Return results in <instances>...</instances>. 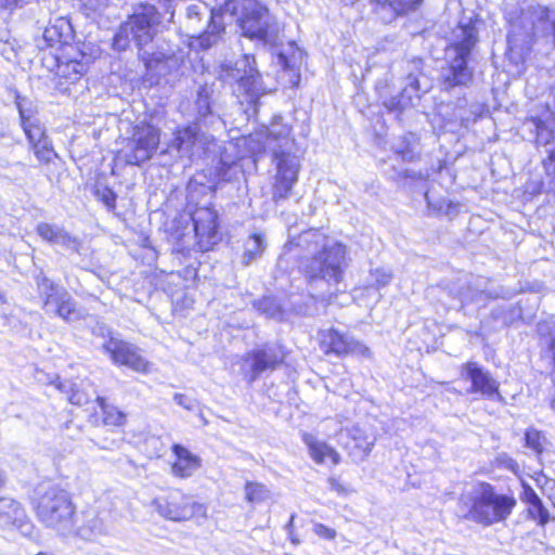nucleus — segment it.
Wrapping results in <instances>:
<instances>
[{
  "instance_id": "f257e3e1",
  "label": "nucleus",
  "mask_w": 555,
  "mask_h": 555,
  "mask_svg": "<svg viewBox=\"0 0 555 555\" xmlns=\"http://www.w3.org/2000/svg\"><path fill=\"white\" fill-rule=\"evenodd\" d=\"M236 23L245 37L263 44L275 46L280 26L268 9L257 0H227L210 12L209 30L198 36L196 41L206 50L217 44L225 24Z\"/></svg>"
},
{
  "instance_id": "f03ea898",
  "label": "nucleus",
  "mask_w": 555,
  "mask_h": 555,
  "mask_svg": "<svg viewBox=\"0 0 555 555\" xmlns=\"http://www.w3.org/2000/svg\"><path fill=\"white\" fill-rule=\"evenodd\" d=\"M509 25L507 46L516 59H524L538 41L555 33V10L531 1L519 10L506 11Z\"/></svg>"
},
{
  "instance_id": "7ed1b4c3",
  "label": "nucleus",
  "mask_w": 555,
  "mask_h": 555,
  "mask_svg": "<svg viewBox=\"0 0 555 555\" xmlns=\"http://www.w3.org/2000/svg\"><path fill=\"white\" fill-rule=\"evenodd\" d=\"M450 46L446 49V65L441 67L439 83L446 91L466 87L474 78V70L467 64L478 41V31L473 23L460 24L452 31Z\"/></svg>"
},
{
  "instance_id": "20e7f679",
  "label": "nucleus",
  "mask_w": 555,
  "mask_h": 555,
  "mask_svg": "<svg viewBox=\"0 0 555 555\" xmlns=\"http://www.w3.org/2000/svg\"><path fill=\"white\" fill-rule=\"evenodd\" d=\"M37 519L48 529L61 535L74 531L76 505L68 491L59 486H49L38 491L34 501Z\"/></svg>"
},
{
  "instance_id": "39448f33",
  "label": "nucleus",
  "mask_w": 555,
  "mask_h": 555,
  "mask_svg": "<svg viewBox=\"0 0 555 555\" xmlns=\"http://www.w3.org/2000/svg\"><path fill=\"white\" fill-rule=\"evenodd\" d=\"M346 255V246L333 241L304 263V272L311 287L318 283L327 284V294L319 295L322 300H330L336 294L348 266Z\"/></svg>"
},
{
  "instance_id": "423d86ee",
  "label": "nucleus",
  "mask_w": 555,
  "mask_h": 555,
  "mask_svg": "<svg viewBox=\"0 0 555 555\" xmlns=\"http://www.w3.org/2000/svg\"><path fill=\"white\" fill-rule=\"evenodd\" d=\"M159 23L160 14L154 5H140L115 34L113 40L114 49L124 51L133 41L139 50V57H141V52L151 51L156 48L150 44L153 43L156 27Z\"/></svg>"
},
{
  "instance_id": "0eeeda50",
  "label": "nucleus",
  "mask_w": 555,
  "mask_h": 555,
  "mask_svg": "<svg viewBox=\"0 0 555 555\" xmlns=\"http://www.w3.org/2000/svg\"><path fill=\"white\" fill-rule=\"evenodd\" d=\"M467 518L482 526L505 521L516 506L513 495L498 493L493 486L479 482L470 492Z\"/></svg>"
},
{
  "instance_id": "6e6552de",
  "label": "nucleus",
  "mask_w": 555,
  "mask_h": 555,
  "mask_svg": "<svg viewBox=\"0 0 555 555\" xmlns=\"http://www.w3.org/2000/svg\"><path fill=\"white\" fill-rule=\"evenodd\" d=\"M169 149L177 151L181 158L191 162L204 157H216L220 152L219 142L212 134L204 131L198 122L178 129Z\"/></svg>"
},
{
  "instance_id": "1a4fd4ad",
  "label": "nucleus",
  "mask_w": 555,
  "mask_h": 555,
  "mask_svg": "<svg viewBox=\"0 0 555 555\" xmlns=\"http://www.w3.org/2000/svg\"><path fill=\"white\" fill-rule=\"evenodd\" d=\"M140 59L146 69V80L151 83H159L162 79L167 83H175L183 75L186 62L182 51L176 52L163 46L141 52Z\"/></svg>"
},
{
  "instance_id": "9d476101",
  "label": "nucleus",
  "mask_w": 555,
  "mask_h": 555,
  "mask_svg": "<svg viewBox=\"0 0 555 555\" xmlns=\"http://www.w3.org/2000/svg\"><path fill=\"white\" fill-rule=\"evenodd\" d=\"M254 65L251 55H245L235 63L225 62L220 66L219 79L231 85L237 98L245 95L247 101H253L262 92L260 75Z\"/></svg>"
},
{
  "instance_id": "9b49d317",
  "label": "nucleus",
  "mask_w": 555,
  "mask_h": 555,
  "mask_svg": "<svg viewBox=\"0 0 555 555\" xmlns=\"http://www.w3.org/2000/svg\"><path fill=\"white\" fill-rule=\"evenodd\" d=\"M151 506L162 518L169 521L195 520L201 522L207 518L206 506L180 490H173L166 495L155 498L151 502Z\"/></svg>"
},
{
  "instance_id": "f8f14e48",
  "label": "nucleus",
  "mask_w": 555,
  "mask_h": 555,
  "mask_svg": "<svg viewBox=\"0 0 555 555\" xmlns=\"http://www.w3.org/2000/svg\"><path fill=\"white\" fill-rule=\"evenodd\" d=\"M46 313L57 315L66 322H75L85 318V311L78 307L70 294L50 279L42 275L37 281Z\"/></svg>"
},
{
  "instance_id": "ddd939ff",
  "label": "nucleus",
  "mask_w": 555,
  "mask_h": 555,
  "mask_svg": "<svg viewBox=\"0 0 555 555\" xmlns=\"http://www.w3.org/2000/svg\"><path fill=\"white\" fill-rule=\"evenodd\" d=\"M160 140L158 128L142 124L133 129L131 139L127 142L124 150V157L128 165L139 166L152 158L156 152Z\"/></svg>"
},
{
  "instance_id": "4468645a",
  "label": "nucleus",
  "mask_w": 555,
  "mask_h": 555,
  "mask_svg": "<svg viewBox=\"0 0 555 555\" xmlns=\"http://www.w3.org/2000/svg\"><path fill=\"white\" fill-rule=\"evenodd\" d=\"M276 175L272 186V199L275 203L286 199L298 180L299 159L289 153L273 149Z\"/></svg>"
},
{
  "instance_id": "2eb2a0df",
  "label": "nucleus",
  "mask_w": 555,
  "mask_h": 555,
  "mask_svg": "<svg viewBox=\"0 0 555 555\" xmlns=\"http://www.w3.org/2000/svg\"><path fill=\"white\" fill-rule=\"evenodd\" d=\"M282 361V352L276 347L266 345L247 352L243 357L241 370L244 378L251 384L263 372L275 370Z\"/></svg>"
},
{
  "instance_id": "dca6fc26",
  "label": "nucleus",
  "mask_w": 555,
  "mask_h": 555,
  "mask_svg": "<svg viewBox=\"0 0 555 555\" xmlns=\"http://www.w3.org/2000/svg\"><path fill=\"white\" fill-rule=\"evenodd\" d=\"M104 351L118 365H125L135 372H146L149 363L140 354L139 349L130 343L109 337L103 344Z\"/></svg>"
},
{
  "instance_id": "f3484780",
  "label": "nucleus",
  "mask_w": 555,
  "mask_h": 555,
  "mask_svg": "<svg viewBox=\"0 0 555 555\" xmlns=\"http://www.w3.org/2000/svg\"><path fill=\"white\" fill-rule=\"evenodd\" d=\"M461 376L464 379L470 380V393H480L487 399L501 398L495 379L476 362L465 363L462 366Z\"/></svg>"
},
{
  "instance_id": "a211bd4d",
  "label": "nucleus",
  "mask_w": 555,
  "mask_h": 555,
  "mask_svg": "<svg viewBox=\"0 0 555 555\" xmlns=\"http://www.w3.org/2000/svg\"><path fill=\"white\" fill-rule=\"evenodd\" d=\"M322 346L325 352H333L337 356L354 354L367 359L372 357L371 350L365 345L336 330H328L323 334Z\"/></svg>"
},
{
  "instance_id": "6ab92c4d",
  "label": "nucleus",
  "mask_w": 555,
  "mask_h": 555,
  "mask_svg": "<svg viewBox=\"0 0 555 555\" xmlns=\"http://www.w3.org/2000/svg\"><path fill=\"white\" fill-rule=\"evenodd\" d=\"M339 440L356 462L365 460L375 443V438L369 436L358 426L341 430L339 433Z\"/></svg>"
},
{
  "instance_id": "aec40b11",
  "label": "nucleus",
  "mask_w": 555,
  "mask_h": 555,
  "mask_svg": "<svg viewBox=\"0 0 555 555\" xmlns=\"http://www.w3.org/2000/svg\"><path fill=\"white\" fill-rule=\"evenodd\" d=\"M194 231L203 246L214 244L218 234V214L210 207H198L192 215Z\"/></svg>"
},
{
  "instance_id": "412c9836",
  "label": "nucleus",
  "mask_w": 555,
  "mask_h": 555,
  "mask_svg": "<svg viewBox=\"0 0 555 555\" xmlns=\"http://www.w3.org/2000/svg\"><path fill=\"white\" fill-rule=\"evenodd\" d=\"M37 234L50 244L61 245L62 247L80 254L81 242L72 236L64 228L56 224L40 222L36 227Z\"/></svg>"
},
{
  "instance_id": "4be33fe9",
  "label": "nucleus",
  "mask_w": 555,
  "mask_h": 555,
  "mask_svg": "<svg viewBox=\"0 0 555 555\" xmlns=\"http://www.w3.org/2000/svg\"><path fill=\"white\" fill-rule=\"evenodd\" d=\"M215 90L212 86L207 83L201 86L197 90L196 101H195V109H196V121L199 125L208 126L214 125L216 122L220 124L221 119L217 113L214 111L215 100H214Z\"/></svg>"
},
{
  "instance_id": "5701e85b",
  "label": "nucleus",
  "mask_w": 555,
  "mask_h": 555,
  "mask_svg": "<svg viewBox=\"0 0 555 555\" xmlns=\"http://www.w3.org/2000/svg\"><path fill=\"white\" fill-rule=\"evenodd\" d=\"M210 11L207 9L205 4H192L186 9V27L190 30H193L194 34L191 35L193 41L191 42L192 47L198 46L203 49L199 43L196 41L197 37L203 35L206 30H209L210 24Z\"/></svg>"
},
{
  "instance_id": "b1692460",
  "label": "nucleus",
  "mask_w": 555,
  "mask_h": 555,
  "mask_svg": "<svg viewBox=\"0 0 555 555\" xmlns=\"http://www.w3.org/2000/svg\"><path fill=\"white\" fill-rule=\"evenodd\" d=\"M172 451L177 460L171 466V472L176 477L189 478L201 467L202 460L186 448L173 444Z\"/></svg>"
},
{
  "instance_id": "393cba45",
  "label": "nucleus",
  "mask_w": 555,
  "mask_h": 555,
  "mask_svg": "<svg viewBox=\"0 0 555 555\" xmlns=\"http://www.w3.org/2000/svg\"><path fill=\"white\" fill-rule=\"evenodd\" d=\"M72 26L66 18L59 17L54 23L44 28L42 40L44 44L38 43L43 49L67 42L70 37Z\"/></svg>"
},
{
  "instance_id": "a878e982",
  "label": "nucleus",
  "mask_w": 555,
  "mask_h": 555,
  "mask_svg": "<svg viewBox=\"0 0 555 555\" xmlns=\"http://www.w3.org/2000/svg\"><path fill=\"white\" fill-rule=\"evenodd\" d=\"M61 391L66 393L67 400L75 405H83L91 401L92 395L88 392L87 388L91 384L81 380L79 384L73 382H61L59 378L52 383Z\"/></svg>"
},
{
  "instance_id": "bb28decb",
  "label": "nucleus",
  "mask_w": 555,
  "mask_h": 555,
  "mask_svg": "<svg viewBox=\"0 0 555 555\" xmlns=\"http://www.w3.org/2000/svg\"><path fill=\"white\" fill-rule=\"evenodd\" d=\"M26 514L22 505L10 498H0V525L14 526L22 529Z\"/></svg>"
},
{
  "instance_id": "cd10ccee",
  "label": "nucleus",
  "mask_w": 555,
  "mask_h": 555,
  "mask_svg": "<svg viewBox=\"0 0 555 555\" xmlns=\"http://www.w3.org/2000/svg\"><path fill=\"white\" fill-rule=\"evenodd\" d=\"M304 441L308 446L310 456L315 463H325L326 459H330L333 465H337L340 462V456L337 451L326 442L319 441L309 434L304 435Z\"/></svg>"
},
{
  "instance_id": "c85d7f7f",
  "label": "nucleus",
  "mask_w": 555,
  "mask_h": 555,
  "mask_svg": "<svg viewBox=\"0 0 555 555\" xmlns=\"http://www.w3.org/2000/svg\"><path fill=\"white\" fill-rule=\"evenodd\" d=\"M95 52L91 50L89 53L86 51L80 52V59L77 56H73V59L66 61L65 63L59 65L60 70L63 76H65L69 80H77L80 76H82L92 60L95 59Z\"/></svg>"
},
{
  "instance_id": "c756f323",
  "label": "nucleus",
  "mask_w": 555,
  "mask_h": 555,
  "mask_svg": "<svg viewBox=\"0 0 555 555\" xmlns=\"http://www.w3.org/2000/svg\"><path fill=\"white\" fill-rule=\"evenodd\" d=\"M107 532V526L104 520L94 512L88 513L83 525L77 529V534L83 540L89 541L105 535Z\"/></svg>"
},
{
  "instance_id": "7c9ffc66",
  "label": "nucleus",
  "mask_w": 555,
  "mask_h": 555,
  "mask_svg": "<svg viewBox=\"0 0 555 555\" xmlns=\"http://www.w3.org/2000/svg\"><path fill=\"white\" fill-rule=\"evenodd\" d=\"M393 151L404 162H414L420 156V140L412 132L400 137L393 144Z\"/></svg>"
},
{
  "instance_id": "2f4dec72",
  "label": "nucleus",
  "mask_w": 555,
  "mask_h": 555,
  "mask_svg": "<svg viewBox=\"0 0 555 555\" xmlns=\"http://www.w3.org/2000/svg\"><path fill=\"white\" fill-rule=\"evenodd\" d=\"M332 242L333 241H330L322 232L318 230H308L297 237L296 245L308 254L314 256L324 248V245H328Z\"/></svg>"
},
{
  "instance_id": "473e14b6",
  "label": "nucleus",
  "mask_w": 555,
  "mask_h": 555,
  "mask_svg": "<svg viewBox=\"0 0 555 555\" xmlns=\"http://www.w3.org/2000/svg\"><path fill=\"white\" fill-rule=\"evenodd\" d=\"M500 294L498 292L490 293L486 292L485 289H481L478 283H466L459 289L454 291V297L461 301L462 306L479 301L483 299V297L498 298Z\"/></svg>"
},
{
  "instance_id": "72a5a7b5",
  "label": "nucleus",
  "mask_w": 555,
  "mask_h": 555,
  "mask_svg": "<svg viewBox=\"0 0 555 555\" xmlns=\"http://www.w3.org/2000/svg\"><path fill=\"white\" fill-rule=\"evenodd\" d=\"M266 240L262 234L254 233L247 237L244 243V253L242 256V263L249 266L258 259L266 249Z\"/></svg>"
},
{
  "instance_id": "f704fd0d",
  "label": "nucleus",
  "mask_w": 555,
  "mask_h": 555,
  "mask_svg": "<svg viewBox=\"0 0 555 555\" xmlns=\"http://www.w3.org/2000/svg\"><path fill=\"white\" fill-rule=\"evenodd\" d=\"M291 134V127L282 122L281 116H275L271 124L267 127V141L268 146L272 141L279 142V147L288 143V137Z\"/></svg>"
},
{
  "instance_id": "c9c22d12",
  "label": "nucleus",
  "mask_w": 555,
  "mask_h": 555,
  "mask_svg": "<svg viewBox=\"0 0 555 555\" xmlns=\"http://www.w3.org/2000/svg\"><path fill=\"white\" fill-rule=\"evenodd\" d=\"M99 403L103 413V423L108 426H122L126 423V414L116 406L106 403L103 397L98 396Z\"/></svg>"
},
{
  "instance_id": "e433bc0d",
  "label": "nucleus",
  "mask_w": 555,
  "mask_h": 555,
  "mask_svg": "<svg viewBox=\"0 0 555 555\" xmlns=\"http://www.w3.org/2000/svg\"><path fill=\"white\" fill-rule=\"evenodd\" d=\"M244 491L248 503H262L271 496L270 489L260 482L247 481Z\"/></svg>"
},
{
  "instance_id": "4c0bfd02",
  "label": "nucleus",
  "mask_w": 555,
  "mask_h": 555,
  "mask_svg": "<svg viewBox=\"0 0 555 555\" xmlns=\"http://www.w3.org/2000/svg\"><path fill=\"white\" fill-rule=\"evenodd\" d=\"M409 89L403 88L402 92L397 96H391L388 100L384 101V106L389 112H402L406 107L411 106L413 104V95L408 94Z\"/></svg>"
},
{
  "instance_id": "58836bf2",
  "label": "nucleus",
  "mask_w": 555,
  "mask_h": 555,
  "mask_svg": "<svg viewBox=\"0 0 555 555\" xmlns=\"http://www.w3.org/2000/svg\"><path fill=\"white\" fill-rule=\"evenodd\" d=\"M546 444V438L541 431L529 428L525 434V446L537 455H540Z\"/></svg>"
},
{
  "instance_id": "ea45409f",
  "label": "nucleus",
  "mask_w": 555,
  "mask_h": 555,
  "mask_svg": "<svg viewBox=\"0 0 555 555\" xmlns=\"http://www.w3.org/2000/svg\"><path fill=\"white\" fill-rule=\"evenodd\" d=\"M255 307L268 318H280L282 315V308L273 297H263L255 302Z\"/></svg>"
},
{
  "instance_id": "a19ab883",
  "label": "nucleus",
  "mask_w": 555,
  "mask_h": 555,
  "mask_svg": "<svg viewBox=\"0 0 555 555\" xmlns=\"http://www.w3.org/2000/svg\"><path fill=\"white\" fill-rule=\"evenodd\" d=\"M22 128L31 145L40 143L47 139L43 128L37 122V120L24 121Z\"/></svg>"
},
{
  "instance_id": "79ce46f5",
  "label": "nucleus",
  "mask_w": 555,
  "mask_h": 555,
  "mask_svg": "<svg viewBox=\"0 0 555 555\" xmlns=\"http://www.w3.org/2000/svg\"><path fill=\"white\" fill-rule=\"evenodd\" d=\"M15 104L20 113L21 124L23 125L24 121H31L34 119L35 114V106L33 102L21 96L18 93H16L15 96Z\"/></svg>"
},
{
  "instance_id": "37998d69",
  "label": "nucleus",
  "mask_w": 555,
  "mask_h": 555,
  "mask_svg": "<svg viewBox=\"0 0 555 555\" xmlns=\"http://www.w3.org/2000/svg\"><path fill=\"white\" fill-rule=\"evenodd\" d=\"M392 274L385 269H375L370 273L369 287L379 289L390 283Z\"/></svg>"
},
{
  "instance_id": "c03bdc74",
  "label": "nucleus",
  "mask_w": 555,
  "mask_h": 555,
  "mask_svg": "<svg viewBox=\"0 0 555 555\" xmlns=\"http://www.w3.org/2000/svg\"><path fill=\"white\" fill-rule=\"evenodd\" d=\"M528 513L530 517L534 520H538V524L544 526L550 520L548 511L544 507L542 501H538L533 505L529 506Z\"/></svg>"
},
{
  "instance_id": "a18cd8bd",
  "label": "nucleus",
  "mask_w": 555,
  "mask_h": 555,
  "mask_svg": "<svg viewBox=\"0 0 555 555\" xmlns=\"http://www.w3.org/2000/svg\"><path fill=\"white\" fill-rule=\"evenodd\" d=\"M33 150L39 160L46 163L51 160L53 151L50 146V143L48 142V139L43 140L40 143L34 144Z\"/></svg>"
},
{
  "instance_id": "49530a36",
  "label": "nucleus",
  "mask_w": 555,
  "mask_h": 555,
  "mask_svg": "<svg viewBox=\"0 0 555 555\" xmlns=\"http://www.w3.org/2000/svg\"><path fill=\"white\" fill-rule=\"evenodd\" d=\"M98 198L109 209H114L116 205V194L108 188L96 189Z\"/></svg>"
},
{
  "instance_id": "de8ad7c7",
  "label": "nucleus",
  "mask_w": 555,
  "mask_h": 555,
  "mask_svg": "<svg viewBox=\"0 0 555 555\" xmlns=\"http://www.w3.org/2000/svg\"><path fill=\"white\" fill-rule=\"evenodd\" d=\"M33 0H0V9L9 13L23 9L30 4Z\"/></svg>"
},
{
  "instance_id": "09e8293b",
  "label": "nucleus",
  "mask_w": 555,
  "mask_h": 555,
  "mask_svg": "<svg viewBox=\"0 0 555 555\" xmlns=\"http://www.w3.org/2000/svg\"><path fill=\"white\" fill-rule=\"evenodd\" d=\"M404 88L409 89L408 94H412L414 96H418L417 93L420 91L427 92L428 88H422L420 79L417 76L410 74L406 77V86Z\"/></svg>"
},
{
  "instance_id": "8fccbe9b",
  "label": "nucleus",
  "mask_w": 555,
  "mask_h": 555,
  "mask_svg": "<svg viewBox=\"0 0 555 555\" xmlns=\"http://www.w3.org/2000/svg\"><path fill=\"white\" fill-rule=\"evenodd\" d=\"M313 532L324 540H334L336 538L335 529L319 522L313 525Z\"/></svg>"
},
{
  "instance_id": "3c124183",
  "label": "nucleus",
  "mask_w": 555,
  "mask_h": 555,
  "mask_svg": "<svg viewBox=\"0 0 555 555\" xmlns=\"http://www.w3.org/2000/svg\"><path fill=\"white\" fill-rule=\"evenodd\" d=\"M79 2L90 11H98L106 5V0H79Z\"/></svg>"
},
{
  "instance_id": "603ef678",
  "label": "nucleus",
  "mask_w": 555,
  "mask_h": 555,
  "mask_svg": "<svg viewBox=\"0 0 555 555\" xmlns=\"http://www.w3.org/2000/svg\"><path fill=\"white\" fill-rule=\"evenodd\" d=\"M522 501L529 504V506L533 505L534 503H538L540 501V498L534 492V490L530 487H525L524 493H522Z\"/></svg>"
},
{
  "instance_id": "864d4df0",
  "label": "nucleus",
  "mask_w": 555,
  "mask_h": 555,
  "mask_svg": "<svg viewBox=\"0 0 555 555\" xmlns=\"http://www.w3.org/2000/svg\"><path fill=\"white\" fill-rule=\"evenodd\" d=\"M173 399L177 404L183 406L189 411L194 409V402L191 399H189L185 395L176 393Z\"/></svg>"
},
{
  "instance_id": "5fc2aeb1",
  "label": "nucleus",
  "mask_w": 555,
  "mask_h": 555,
  "mask_svg": "<svg viewBox=\"0 0 555 555\" xmlns=\"http://www.w3.org/2000/svg\"><path fill=\"white\" fill-rule=\"evenodd\" d=\"M328 485L331 490L336 491L337 493L343 494L346 492L345 487L334 477L328 479Z\"/></svg>"
},
{
  "instance_id": "6e6d98bb",
  "label": "nucleus",
  "mask_w": 555,
  "mask_h": 555,
  "mask_svg": "<svg viewBox=\"0 0 555 555\" xmlns=\"http://www.w3.org/2000/svg\"><path fill=\"white\" fill-rule=\"evenodd\" d=\"M279 59H280V63L285 67V68H291L293 67V65L289 63V61L285 57V55L283 53H281L279 55Z\"/></svg>"
},
{
  "instance_id": "4d7b16f0",
  "label": "nucleus",
  "mask_w": 555,
  "mask_h": 555,
  "mask_svg": "<svg viewBox=\"0 0 555 555\" xmlns=\"http://www.w3.org/2000/svg\"><path fill=\"white\" fill-rule=\"evenodd\" d=\"M294 519H295V515H292L291 518H289V521L286 525V529H287L289 534H292V528H293V525H294Z\"/></svg>"
},
{
  "instance_id": "13d9d810",
  "label": "nucleus",
  "mask_w": 555,
  "mask_h": 555,
  "mask_svg": "<svg viewBox=\"0 0 555 555\" xmlns=\"http://www.w3.org/2000/svg\"><path fill=\"white\" fill-rule=\"evenodd\" d=\"M7 477L3 470L0 469V488H2L5 483Z\"/></svg>"
},
{
  "instance_id": "bf43d9fd",
  "label": "nucleus",
  "mask_w": 555,
  "mask_h": 555,
  "mask_svg": "<svg viewBox=\"0 0 555 555\" xmlns=\"http://www.w3.org/2000/svg\"><path fill=\"white\" fill-rule=\"evenodd\" d=\"M91 50L96 51V52H95V56H96V55H98V53H99L98 49H94V48H87V46H83V50H80V51H79V53H80L81 51H86L87 53H89Z\"/></svg>"
},
{
  "instance_id": "052dcab7",
  "label": "nucleus",
  "mask_w": 555,
  "mask_h": 555,
  "mask_svg": "<svg viewBox=\"0 0 555 555\" xmlns=\"http://www.w3.org/2000/svg\"><path fill=\"white\" fill-rule=\"evenodd\" d=\"M291 535V540L294 544H298L299 543V540L296 538V537H293V533L289 534Z\"/></svg>"
}]
</instances>
